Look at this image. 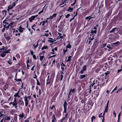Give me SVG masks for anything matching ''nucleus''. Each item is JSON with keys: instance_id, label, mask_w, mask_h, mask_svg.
I'll return each mask as SVG.
<instances>
[{"instance_id": "30", "label": "nucleus", "mask_w": 122, "mask_h": 122, "mask_svg": "<svg viewBox=\"0 0 122 122\" xmlns=\"http://www.w3.org/2000/svg\"><path fill=\"white\" fill-rule=\"evenodd\" d=\"M91 119V121L92 122H93V119H95V117L94 116H93L92 117Z\"/></svg>"}, {"instance_id": "42", "label": "nucleus", "mask_w": 122, "mask_h": 122, "mask_svg": "<svg viewBox=\"0 0 122 122\" xmlns=\"http://www.w3.org/2000/svg\"><path fill=\"white\" fill-rule=\"evenodd\" d=\"M43 9L41 11H40V12H39L38 13V15H40V14L41 13H42L43 12Z\"/></svg>"}, {"instance_id": "20", "label": "nucleus", "mask_w": 122, "mask_h": 122, "mask_svg": "<svg viewBox=\"0 0 122 122\" xmlns=\"http://www.w3.org/2000/svg\"><path fill=\"white\" fill-rule=\"evenodd\" d=\"M10 118L9 117H5V119L6 120H9Z\"/></svg>"}, {"instance_id": "9", "label": "nucleus", "mask_w": 122, "mask_h": 122, "mask_svg": "<svg viewBox=\"0 0 122 122\" xmlns=\"http://www.w3.org/2000/svg\"><path fill=\"white\" fill-rule=\"evenodd\" d=\"M87 76V75L86 74L81 75H80L79 78L80 79H81L83 78L85 79L84 78L85 77H86V76Z\"/></svg>"}, {"instance_id": "13", "label": "nucleus", "mask_w": 122, "mask_h": 122, "mask_svg": "<svg viewBox=\"0 0 122 122\" xmlns=\"http://www.w3.org/2000/svg\"><path fill=\"white\" fill-rule=\"evenodd\" d=\"M100 91L96 90V92L95 93V96L96 97H97L99 95Z\"/></svg>"}, {"instance_id": "32", "label": "nucleus", "mask_w": 122, "mask_h": 122, "mask_svg": "<svg viewBox=\"0 0 122 122\" xmlns=\"http://www.w3.org/2000/svg\"><path fill=\"white\" fill-rule=\"evenodd\" d=\"M85 71L84 70H83L82 69L79 72V73L81 74H83V72L84 71Z\"/></svg>"}, {"instance_id": "26", "label": "nucleus", "mask_w": 122, "mask_h": 122, "mask_svg": "<svg viewBox=\"0 0 122 122\" xmlns=\"http://www.w3.org/2000/svg\"><path fill=\"white\" fill-rule=\"evenodd\" d=\"M71 46L70 45V44H69L66 46V49H67V48H71Z\"/></svg>"}, {"instance_id": "49", "label": "nucleus", "mask_w": 122, "mask_h": 122, "mask_svg": "<svg viewBox=\"0 0 122 122\" xmlns=\"http://www.w3.org/2000/svg\"><path fill=\"white\" fill-rule=\"evenodd\" d=\"M63 51H64V54H65L66 53V52L67 51V49L66 48V50H64V49H63Z\"/></svg>"}, {"instance_id": "46", "label": "nucleus", "mask_w": 122, "mask_h": 122, "mask_svg": "<svg viewBox=\"0 0 122 122\" xmlns=\"http://www.w3.org/2000/svg\"><path fill=\"white\" fill-rule=\"evenodd\" d=\"M35 105V103H33V104H32V110H33V107H34Z\"/></svg>"}, {"instance_id": "64", "label": "nucleus", "mask_w": 122, "mask_h": 122, "mask_svg": "<svg viewBox=\"0 0 122 122\" xmlns=\"http://www.w3.org/2000/svg\"><path fill=\"white\" fill-rule=\"evenodd\" d=\"M99 118H100L102 117V113H101L99 115Z\"/></svg>"}, {"instance_id": "44", "label": "nucleus", "mask_w": 122, "mask_h": 122, "mask_svg": "<svg viewBox=\"0 0 122 122\" xmlns=\"http://www.w3.org/2000/svg\"><path fill=\"white\" fill-rule=\"evenodd\" d=\"M113 115H114L115 117H116V113L115 112V111H113Z\"/></svg>"}, {"instance_id": "48", "label": "nucleus", "mask_w": 122, "mask_h": 122, "mask_svg": "<svg viewBox=\"0 0 122 122\" xmlns=\"http://www.w3.org/2000/svg\"><path fill=\"white\" fill-rule=\"evenodd\" d=\"M59 92H57L55 95L54 96L56 97L59 94Z\"/></svg>"}, {"instance_id": "24", "label": "nucleus", "mask_w": 122, "mask_h": 122, "mask_svg": "<svg viewBox=\"0 0 122 122\" xmlns=\"http://www.w3.org/2000/svg\"><path fill=\"white\" fill-rule=\"evenodd\" d=\"M71 56H70L68 57V59L66 61H70L71 60V58L72 57Z\"/></svg>"}, {"instance_id": "23", "label": "nucleus", "mask_w": 122, "mask_h": 122, "mask_svg": "<svg viewBox=\"0 0 122 122\" xmlns=\"http://www.w3.org/2000/svg\"><path fill=\"white\" fill-rule=\"evenodd\" d=\"M86 65H85L83 67V68L82 69L83 70H84L85 71L86 70Z\"/></svg>"}, {"instance_id": "1", "label": "nucleus", "mask_w": 122, "mask_h": 122, "mask_svg": "<svg viewBox=\"0 0 122 122\" xmlns=\"http://www.w3.org/2000/svg\"><path fill=\"white\" fill-rule=\"evenodd\" d=\"M97 85L96 86H94V89H97L96 91H100L101 87L102 85L99 80L98 81L97 80L96 81Z\"/></svg>"}, {"instance_id": "2", "label": "nucleus", "mask_w": 122, "mask_h": 122, "mask_svg": "<svg viewBox=\"0 0 122 122\" xmlns=\"http://www.w3.org/2000/svg\"><path fill=\"white\" fill-rule=\"evenodd\" d=\"M11 104H12L13 106H15V108H17V103L16 102V101L15 98H14L13 102H10L9 103L10 105V106Z\"/></svg>"}, {"instance_id": "16", "label": "nucleus", "mask_w": 122, "mask_h": 122, "mask_svg": "<svg viewBox=\"0 0 122 122\" xmlns=\"http://www.w3.org/2000/svg\"><path fill=\"white\" fill-rule=\"evenodd\" d=\"M24 116V114L23 113H22L21 114H20L19 115V117L20 118H22Z\"/></svg>"}, {"instance_id": "54", "label": "nucleus", "mask_w": 122, "mask_h": 122, "mask_svg": "<svg viewBox=\"0 0 122 122\" xmlns=\"http://www.w3.org/2000/svg\"><path fill=\"white\" fill-rule=\"evenodd\" d=\"M48 41L49 42H50V43H52L55 41H52L51 40H48Z\"/></svg>"}, {"instance_id": "56", "label": "nucleus", "mask_w": 122, "mask_h": 122, "mask_svg": "<svg viewBox=\"0 0 122 122\" xmlns=\"http://www.w3.org/2000/svg\"><path fill=\"white\" fill-rule=\"evenodd\" d=\"M33 57L35 60L36 59V56L35 55H33Z\"/></svg>"}, {"instance_id": "21", "label": "nucleus", "mask_w": 122, "mask_h": 122, "mask_svg": "<svg viewBox=\"0 0 122 122\" xmlns=\"http://www.w3.org/2000/svg\"><path fill=\"white\" fill-rule=\"evenodd\" d=\"M47 46H44L43 47L41 48V50H43L44 49H47Z\"/></svg>"}, {"instance_id": "41", "label": "nucleus", "mask_w": 122, "mask_h": 122, "mask_svg": "<svg viewBox=\"0 0 122 122\" xmlns=\"http://www.w3.org/2000/svg\"><path fill=\"white\" fill-rule=\"evenodd\" d=\"M89 89V90L88 91V93H89L90 94L92 92V90L91 89Z\"/></svg>"}, {"instance_id": "55", "label": "nucleus", "mask_w": 122, "mask_h": 122, "mask_svg": "<svg viewBox=\"0 0 122 122\" xmlns=\"http://www.w3.org/2000/svg\"><path fill=\"white\" fill-rule=\"evenodd\" d=\"M14 22H11L10 23V24H9V25H10V26H12L13 24L14 23Z\"/></svg>"}, {"instance_id": "61", "label": "nucleus", "mask_w": 122, "mask_h": 122, "mask_svg": "<svg viewBox=\"0 0 122 122\" xmlns=\"http://www.w3.org/2000/svg\"><path fill=\"white\" fill-rule=\"evenodd\" d=\"M15 2H14L13 3L12 6H13V7L14 6H15Z\"/></svg>"}, {"instance_id": "45", "label": "nucleus", "mask_w": 122, "mask_h": 122, "mask_svg": "<svg viewBox=\"0 0 122 122\" xmlns=\"http://www.w3.org/2000/svg\"><path fill=\"white\" fill-rule=\"evenodd\" d=\"M107 47L109 49H112V48L110 47V45L109 44L107 45Z\"/></svg>"}, {"instance_id": "25", "label": "nucleus", "mask_w": 122, "mask_h": 122, "mask_svg": "<svg viewBox=\"0 0 122 122\" xmlns=\"http://www.w3.org/2000/svg\"><path fill=\"white\" fill-rule=\"evenodd\" d=\"M119 43V41H117L116 43H113V44L115 45L116 46H117L118 45V44Z\"/></svg>"}, {"instance_id": "14", "label": "nucleus", "mask_w": 122, "mask_h": 122, "mask_svg": "<svg viewBox=\"0 0 122 122\" xmlns=\"http://www.w3.org/2000/svg\"><path fill=\"white\" fill-rule=\"evenodd\" d=\"M19 102H20V105L21 106H24V102H23V101H21L20 100H19Z\"/></svg>"}, {"instance_id": "51", "label": "nucleus", "mask_w": 122, "mask_h": 122, "mask_svg": "<svg viewBox=\"0 0 122 122\" xmlns=\"http://www.w3.org/2000/svg\"><path fill=\"white\" fill-rule=\"evenodd\" d=\"M108 60H110L111 61L112 60V57H109L108 58Z\"/></svg>"}, {"instance_id": "7", "label": "nucleus", "mask_w": 122, "mask_h": 122, "mask_svg": "<svg viewBox=\"0 0 122 122\" xmlns=\"http://www.w3.org/2000/svg\"><path fill=\"white\" fill-rule=\"evenodd\" d=\"M75 92V89H72L71 88L70 89V91L69 92V95H71V93H73Z\"/></svg>"}, {"instance_id": "50", "label": "nucleus", "mask_w": 122, "mask_h": 122, "mask_svg": "<svg viewBox=\"0 0 122 122\" xmlns=\"http://www.w3.org/2000/svg\"><path fill=\"white\" fill-rule=\"evenodd\" d=\"M56 55H56H53V56H50L49 57V58H51L53 57H55Z\"/></svg>"}, {"instance_id": "36", "label": "nucleus", "mask_w": 122, "mask_h": 122, "mask_svg": "<svg viewBox=\"0 0 122 122\" xmlns=\"http://www.w3.org/2000/svg\"><path fill=\"white\" fill-rule=\"evenodd\" d=\"M15 80L17 81H21V79H15Z\"/></svg>"}, {"instance_id": "8", "label": "nucleus", "mask_w": 122, "mask_h": 122, "mask_svg": "<svg viewBox=\"0 0 122 122\" xmlns=\"http://www.w3.org/2000/svg\"><path fill=\"white\" fill-rule=\"evenodd\" d=\"M91 16H89L86 17L85 18V19L86 20H87V21H89L92 18H93V17H91Z\"/></svg>"}, {"instance_id": "5", "label": "nucleus", "mask_w": 122, "mask_h": 122, "mask_svg": "<svg viewBox=\"0 0 122 122\" xmlns=\"http://www.w3.org/2000/svg\"><path fill=\"white\" fill-rule=\"evenodd\" d=\"M51 118L52 120L51 122H56L57 121V120L55 117V114H53Z\"/></svg>"}, {"instance_id": "29", "label": "nucleus", "mask_w": 122, "mask_h": 122, "mask_svg": "<svg viewBox=\"0 0 122 122\" xmlns=\"http://www.w3.org/2000/svg\"><path fill=\"white\" fill-rule=\"evenodd\" d=\"M5 55V54L3 53H1L0 54V56L3 57H4Z\"/></svg>"}, {"instance_id": "3", "label": "nucleus", "mask_w": 122, "mask_h": 122, "mask_svg": "<svg viewBox=\"0 0 122 122\" xmlns=\"http://www.w3.org/2000/svg\"><path fill=\"white\" fill-rule=\"evenodd\" d=\"M67 105L68 104L66 102V101H65L63 105L64 108V110L63 112V113H66V112L67 106Z\"/></svg>"}, {"instance_id": "38", "label": "nucleus", "mask_w": 122, "mask_h": 122, "mask_svg": "<svg viewBox=\"0 0 122 122\" xmlns=\"http://www.w3.org/2000/svg\"><path fill=\"white\" fill-rule=\"evenodd\" d=\"M70 16V14H68L67 15H65V17L66 18H68Z\"/></svg>"}, {"instance_id": "17", "label": "nucleus", "mask_w": 122, "mask_h": 122, "mask_svg": "<svg viewBox=\"0 0 122 122\" xmlns=\"http://www.w3.org/2000/svg\"><path fill=\"white\" fill-rule=\"evenodd\" d=\"M10 50V49H9L7 50H5V51H4L3 53H10L9 51Z\"/></svg>"}, {"instance_id": "4", "label": "nucleus", "mask_w": 122, "mask_h": 122, "mask_svg": "<svg viewBox=\"0 0 122 122\" xmlns=\"http://www.w3.org/2000/svg\"><path fill=\"white\" fill-rule=\"evenodd\" d=\"M53 80H51V79H47L46 80V85H47L50 84L51 83L52 84L53 82Z\"/></svg>"}, {"instance_id": "58", "label": "nucleus", "mask_w": 122, "mask_h": 122, "mask_svg": "<svg viewBox=\"0 0 122 122\" xmlns=\"http://www.w3.org/2000/svg\"><path fill=\"white\" fill-rule=\"evenodd\" d=\"M30 53L31 55H33V51L31 50L30 51Z\"/></svg>"}, {"instance_id": "34", "label": "nucleus", "mask_w": 122, "mask_h": 122, "mask_svg": "<svg viewBox=\"0 0 122 122\" xmlns=\"http://www.w3.org/2000/svg\"><path fill=\"white\" fill-rule=\"evenodd\" d=\"M40 56V60L41 61H42V60L44 58V56Z\"/></svg>"}, {"instance_id": "47", "label": "nucleus", "mask_w": 122, "mask_h": 122, "mask_svg": "<svg viewBox=\"0 0 122 122\" xmlns=\"http://www.w3.org/2000/svg\"><path fill=\"white\" fill-rule=\"evenodd\" d=\"M66 118H65V117H63L62 119H61L63 121L64 120H66Z\"/></svg>"}, {"instance_id": "15", "label": "nucleus", "mask_w": 122, "mask_h": 122, "mask_svg": "<svg viewBox=\"0 0 122 122\" xmlns=\"http://www.w3.org/2000/svg\"><path fill=\"white\" fill-rule=\"evenodd\" d=\"M13 8V6H12L11 5H10L8 7V9L7 10V11H9V10H10L12 8Z\"/></svg>"}, {"instance_id": "33", "label": "nucleus", "mask_w": 122, "mask_h": 122, "mask_svg": "<svg viewBox=\"0 0 122 122\" xmlns=\"http://www.w3.org/2000/svg\"><path fill=\"white\" fill-rule=\"evenodd\" d=\"M110 73L109 71H107L105 73V76H107L108 74H109Z\"/></svg>"}, {"instance_id": "12", "label": "nucleus", "mask_w": 122, "mask_h": 122, "mask_svg": "<svg viewBox=\"0 0 122 122\" xmlns=\"http://www.w3.org/2000/svg\"><path fill=\"white\" fill-rule=\"evenodd\" d=\"M24 101L25 102V105L26 106H27L28 104V102L27 101V98H25L24 99Z\"/></svg>"}, {"instance_id": "18", "label": "nucleus", "mask_w": 122, "mask_h": 122, "mask_svg": "<svg viewBox=\"0 0 122 122\" xmlns=\"http://www.w3.org/2000/svg\"><path fill=\"white\" fill-rule=\"evenodd\" d=\"M117 28V27H116L115 28H113L112 30H110V33H112L114 31H115V30Z\"/></svg>"}, {"instance_id": "6", "label": "nucleus", "mask_w": 122, "mask_h": 122, "mask_svg": "<svg viewBox=\"0 0 122 122\" xmlns=\"http://www.w3.org/2000/svg\"><path fill=\"white\" fill-rule=\"evenodd\" d=\"M55 76V75L53 73H51V75L50 78H49L50 76L49 75L47 77V79H51V80H53Z\"/></svg>"}, {"instance_id": "37", "label": "nucleus", "mask_w": 122, "mask_h": 122, "mask_svg": "<svg viewBox=\"0 0 122 122\" xmlns=\"http://www.w3.org/2000/svg\"><path fill=\"white\" fill-rule=\"evenodd\" d=\"M3 48H1V49L2 50H6L7 49V48L5 47H4V46H2Z\"/></svg>"}, {"instance_id": "11", "label": "nucleus", "mask_w": 122, "mask_h": 122, "mask_svg": "<svg viewBox=\"0 0 122 122\" xmlns=\"http://www.w3.org/2000/svg\"><path fill=\"white\" fill-rule=\"evenodd\" d=\"M73 8H71L70 7H69L68 9V10H66L68 12H71L73 11Z\"/></svg>"}, {"instance_id": "62", "label": "nucleus", "mask_w": 122, "mask_h": 122, "mask_svg": "<svg viewBox=\"0 0 122 122\" xmlns=\"http://www.w3.org/2000/svg\"><path fill=\"white\" fill-rule=\"evenodd\" d=\"M61 66H65L66 65H65L64 64V63L63 62H62V64H61Z\"/></svg>"}, {"instance_id": "59", "label": "nucleus", "mask_w": 122, "mask_h": 122, "mask_svg": "<svg viewBox=\"0 0 122 122\" xmlns=\"http://www.w3.org/2000/svg\"><path fill=\"white\" fill-rule=\"evenodd\" d=\"M17 29L20 32L22 33L23 32V29H19L18 28Z\"/></svg>"}, {"instance_id": "60", "label": "nucleus", "mask_w": 122, "mask_h": 122, "mask_svg": "<svg viewBox=\"0 0 122 122\" xmlns=\"http://www.w3.org/2000/svg\"><path fill=\"white\" fill-rule=\"evenodd\" d=\"M35 66V65L34 66L31 68V70L32 71H33L34 70V68Z\"/></svg>"}, {"instance_id": "43", "label": "nucleus", "mask_w": 122, "mask_h": 122, "mask_svg": "<svg viewBox=\"0 0 122 122\" xmlns=\"http://www.w3.org/2000/svg\"><path fill=\"white\" fill-rule=\"evenodd\" d=\"M56 15V14L55 13L53 14L52 16L53 17H55Z\"/></svg>"}, {"instance_id": "57", "label": "nucleus", "mask_w": 122, "mask_h": 122, "mask_svg": "<svg viewBox=\"0 0 122 122\" xmlns=\"http://www.w3.org/2000/svg\"><path fill=\"white\" fill-rule=\"evenodd\" d=\"M45 21H43L41 22L42 23V25L43 26L44 25L45 23Z\"/></svg>"}, {"instance_id": "22", "label": "nucleus", "mask_w": 122, "mask_h": 122, "mask_svg": "<svg viewBox=\"0 0 122 122\" xmlns=\"http://www.w3.org/2000/svg\"><path fill=\"white\" fill-rule=\"evenodd\" d=\"M7 12V11L6 10H4L2 11L3 14L4 15V14H5V16Z\"/></svg>"}, {"instance_id": "10", "label": "nucleus", "mask_w": 122, "mask_h": 122, "mask_svg": "<svg viewBox=\"0 0 122 122\" xmlns=\"http://www.w3.org/2000/svg\"><path fill=\"white\" fill-rule=\"evenodd\" d=\"M34 17L33 16H31V17L29 18V20L30 22H31L32 20H34Z\"/></svg>"}, {"instance_id": "31", "label": "nucleus", "mask_w": 122, "mask_h": 122, "mask_svg": "<svg viewBox=\"0 0 122 122\" xmlns=\"http://www.w3.org/2000/svg\"><path fill=\"white\" fill-rule=\"evenodd\" d=\"M5 38L8 40H9L11 39V38L9 36L5 37Z\"/></svg>"}, {"instance_id": "27", "label": "nucleus", "mask_w": 122, "mask_h": 122, "mask_svg": "<svg viewBox=\"0 0 122 122\" xmlns=\"http://www.w3.org/2000/svg\"><path fill=\"white\" fill-rule=\"evenodd\" d=\"M91 33L92 34L93 33H96L97 30H95L94 31H93L92 30L91 31Z\"/></svg>"}, {"instance_id": "19", "label": "nucleus", "mask_w": 122, "mask_h": 122, "mask_svg": "<svg viewBox=\"0 0 122 122\" xmlns=\"http://www.w3.org/2000/svg\"><path fill=\"white\" fill-rule=\"evenodd\" d=\"M94 81H93V82H94ZM95 84V83L93 82V83H92L90 86H89L90 88V89H91L92 88V87H93V86Z\"/></svg>"}, {"instance_id": "40", "label": "nucleus", "mask_w": 122, "mask_h": 122, "mask_svg": "<svg viewBox=\"0 0 122 122\" xmlns=\"http://www.w3.org/2000/svg\"><path fill=\"white\" fill-rule=\"evenodd\" d=\"M14 96L15 97H20V96H18V93H16L15 95H14Z\"/></svg>"}, {"instance_id": "53", "label": "nucleus", "mask_w": 122, "mask_h": 122, "mask_svg": "<svg viewBox=\"0 0 122 122\" xmlns=\"http://www.w3.org/2000/svg\"><path fill=\"white\" fill-rule=\"evenodd\" d=\"M65 117L67 119V117L68 116H69V115H68L67 113H66L65 114Z\"/></svg>"}, {"instance_id": "63", "label": "nucleus", "mask_w": 122, "mask_h": 122, "mask_svg": "<svg viewBox=\"0 0 122 122\" xmlns=\"http://www.w3.org/2000/svg\"><path fill=\"white\" fill-rule=\"evenodd\" d=\"M55 107V106L54 105H53L51 107H50V108L52 109L53 108Z\"/></svg>"}, {"instance_id": "39", "label": "nucleus", "mask_w": 122, "mask_h": 122, "mask_svg": "<svg viewBox=\"0 0 122 122\" xmlns=\"http://www.w3.org/2000/svg\"><path fill=\"white\" fill-rule=\"evenodd\" d=\"M63 75H62V74H61V76H60L61 78H60V81H61L63 79Z\"/></svg>"}, {"instance_id": "28", "label": "nucleus", "mask_w": 122, "mask_h": 122, "mask_svg": "<svg viewBox=\"0 0 122 122\" xmlns=\"http://www.w3.org/2000/svg\"><path fill=\"white\" fill-rule=\"evenodd\" d=\"M4 107L5 108H10V107L6 105H5L4 106Z\"/></svg>"}, {"instance_id": "52", "label": "nucleus", "mask_w": 122, "mask_h": 122, "mask_svg": "<svg viewBox=\"0 0 122 122\" xmlns=\"http://www.w3.org/2000/svg\"><path fill=\"white\" fill-rule=\"evenodd\" d=\"M3 23L5 24L6 25H8L9 24L8 23L5 22V20H4L3 21Z\"/></svg>"}, {"instance_id": "35", "label": "nucleus", "mask_w": 122, "mask_h": 122, "mask_svg": "<svg viewBox=\"0 0 122 122\" xmlns=\"http://www.w3.org/2000/svg\"><path fill=\"white\" fill-rule=\"evenodd\" d=\"M36 81H37V85H40V84L39 82V81L38 80L36 79Z\"/></svg>"}]
</instances>
